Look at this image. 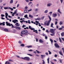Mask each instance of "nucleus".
I'll use <instances>...</instances> for the list:
<instances>
[{
	"label": "nucleus",
	"mask_w": 64,
	"mask_h": 64,
	"mask_svg": "<svg viewBox=\"0 0 64 64\" xmlns=\"http://www.w3.org/2000/svg\"><path fill=\"white\" fill-rule=\"evenodd\" d=\"M6 26H12V28H15L16 29L18 30H19L21 29V28H20V27L19 26H14L12 24H10V23H8L7 22H6Z\"/></svg>",
	"instance_id": "obj_1"
},
{
	"label": "nucleus",
	"mask_w": 64,
	"mask_h": 64,
	"mask_svg": "<svg viewBox=\"0 0 64 64\" xmlns=\"http://www.w3.org/2000/svg\"><path fill=\"white\" fill-rule=\"evenodd\" d=\"M48 17L50 20L48 21V20H46L44 22V25L45 26H48L50 25V22L51 21V20L52 19L50 16H48Z\"/></svg>",
	"instance_id": "obj_2"
},
{
	"label": "nucleus",
	"mask_w": 64,
	"mask_h": 64,
	"mask_svg": "<svg viewBox=\"0 0 64 64\" xmlns=\"http://www.w3.org/2000/svg\"><path fill=\"white\" fill-rule=\"evenodd\" d=\"M18 21L17 20H12V22H13V23H14L15 24L16 23V24H15V25H16V26H20V24H18V22H17Z\"/></svg>",
	"instance_id": "obj_3"
},
{
	"label": "nucleus",
	"mask_w": 64,
	"mask_h": 64,
	"mask_svg": "<svg viewBox=\"0 0 64 64\" xmlns=\"http://www.w3.org/2000/svg\"><path fill=\"white\" fill-rule=\"evenodd\" d=\"M28 30H22L21 32L22 34H23V35H28Z\"/></svg>",
	"instance_id": "obj_4"
},
{
	"label": "nucleus",
	"mask_w": 64,
	"mask_h": 64,
	"mask_svg": "<svg viewBox=\"0 0 64 64\" xmlns=\"http://www.w3.org/2000/svg\"><path fill=\"white\" fill-rule=\"evenodd\" d=\"M4 9H5V10H6L7 9H10V10H11L12 11H13V8L10 7H4Z\"/></svg>",
	"instance_id": "obj_5"
},
{
	"label": "nucleus",
	"mask_w": 64,
	"mask_h": 64,
	"mask_svg": "<svg viewBox=\"0 0 64 64\" xmlns=\"http://www.w3.org/2000/svg\"><path fill=\"white\" fill-rule=\"evenodd\" d=\"M50 33H55V32H54V29H50Z\"/></svg>",
	"instance_id": "obj_6"
},
{
	"label": "nucleus",
	"mask_w": 64,
	"mask_h": 64,
	"mask_svg": "<svg viewBox=\"0 0 64 64\" xmlns=\"http://www.w3.org/2000/svg\"><path fill=\"white\" fill-rule=\"evenodd\" d=\"M30 58L28 57H25V60H26V61H29L30 60Z\"/></svg>",
	"instance_id": "obj_7"
},
{
	"label": "nucleus",
	"mask_w": 64,
	"mask_h": 64,
	"mask_svg": "<svg viewBox=\"0 0 64 64\" xmlns=\"http://www.w3.org/2000/svg\"><path fill=\"white\" fill-rule=\"evenodd\" d=\"M54 46H56V48H57H57H60V46L57 44H55Z\"/></svg>",
	"instance_id": "obj_8"
},
{
	"label": "nucleus",
	"mask_w": 64,
	"mask_h": 64,
	"mask_svg": "<svg viewBox=\"0 0 64 64\" xmlns=\"http://www.w3.org/2000/svg\"><path fill=\"white\" fill-rule=\"evenodd\" d=\"M53 17H56L57 16V15L56 14H53L52 15Z\"/></svg>",
	"instance_id": "obj_9"
},
{
	"label": "nucleus",
	"mask_w": 64,
	"mask_h": 64,
	"mask_svg": "<svg viewBox=\"0 0 64 64\" xmlns=\"http://www.w3.org/2000/svg\"><path fill=\"white\" fill-rule=\"evenodd\" d=\"M29 28L31 29L32 30H35V28H31V26H29Z\"/></svg>",
	"instance_id": "obj_10"
},
{
	"label": "nucleus",
	"mask_w": 64,
	"mask_h": 64,
	"mask_svg": "<svg viewBox=\"0 0 64 64\" xmlns=\"http://www.w3.org/2000/svg\"><path fill=\"white\" fill-rule=\"evenodd\" d=\"M41 58H42V59H43L44 58V57H45V56H46L44 55H41Z\"/></svg>",
	"instance_id": "obj_11"
},
{
	"label": "nucleus",
	"mask_w": 64,
	"mask_h": 64,
	"mask_svg": "<svg viewBox=\"0 0 64 64\" xmlns=\"http://www.w3.org/2000/svg\"><path fill=\"white\" fill-rule=\"evenodd\" d=\"M51 5H52V4L50 3H48L47 5V7H50Z\"/></svg>",
	"instance_id": "obj_12"
},
{
	"label": "nucleus",
	"mask_w": 64,
	"mask_h": 64,
	"mask_svg": "<svg viewBox=\"0 0 64 64\" xmlns=\"http://www.w3.org/2000/svg\"><path fill=\"white\" fill-rule=\"evenodd\" d=\"M41 20V18H35V20Z\"/></svg>",
	"instance_id": "obj_13"
},
{
	"label": "nucleus",
	"mask_w": 64,
	"mask_h": 64,
	"mask_svg": "<svg viewBox=\"0 0 64 64\" xmlns=\"http://www.w3.org/2000/svg\"><path fill=\"white\" fill-rule=\"evenodd\" d=\"M59 53L61 55H62V56H63V54H62V51H60L59 52Z\"/></svg>",
	"instance_id": "obj_14"
},
{
	"label": "nucleus",
	"mask_w": 64,
	"mask_h": 64,
	"mask_svg": "<svg viewBox=\"0 0 64 64\" xmlns=\"http://www.w3.org/2000/svg\"><path fill=\"white\" fill-rule=\"evenodd\" d=\"M4 31H5V32H8V30L6 28H4Z\"/></svg>",
	"instance_id": "obj_15"
},
{
	"label": "nucleus",
	"mask_w": 64,
	"mask_h": 64,
	"mask_svg": "<svg viewBox=\"0 0 64 64\" xmlns=\"http://www.w3.org/2000/svg\"><path fill=\"white\" fill-rule=\"evenodd\" d=\"M59 24H60V25H62L63 24V22H62V21H60V23H59Z\"/></svg>",
	"instance_id": "obj_16"
},
{
	"label": "nucleus",
	"mask_w": 64,
	"mask_h": 64,
	"mask_svg": "<svg viewBox=\"0 0 64 64\" xmlns=\"http://www.w3.org/2000/svg\"><path fill=\"white\" fill-rule=\"evenodd\" d=\"M58 12H59V13H60V14H62V12H60V9H58Z\"/></svg>",
	"instance_id": "obj_17"
},
{
	"label": "nucleus",
	"mask_w": 64,
	"mask_h": 64,
	"mask_svg": "<svg viewBox=\"0 0 64 64\" xmlns=\"http://www.w3.org/2000/svg\"><path fill=\"white\" fill-rule=\"evenodd\" d=\"M53 25H54V24H53V23H52L50 24V27L52 28H54V27L53 26Z\"/></svg>",
	"instance_id": "obj_18"
},
{
	"label": "nucleus",
	"mask_w": 64,
	"mask_h": 64,
	"mask_svg": "<svg viewBox=\"0 0 64 64\" xmlns=\"http://www.w3.org/2000/svg\"><path fill=\"white\" fill-rule=\"evenodd\" d=\"M13 3V0H10V4H12Z\"/></svg>",
	"instance_id": "obj_19"
},
{
	"label": "nucleus",
	"mask_w": 64,
	"mask_h": 64,
	"mask_svg": "<svg viewBox=\"0 0 64 64\" xmlns=\"http://www.w3.org/2000/svg\"><path fill=\"white\" fill-rule=\"evenodd\" d=\"M39 42L41 43H44V42L42 40H39Z\"/></svg>",
	"instance_id": "obj_20"
},
{
	"label": "nucleus",
	"mask_w": 64,
	"mask_h": 64,
	"mask_svg": "<svg viewBox=\"0 0 64 64\" xmlns=\"http://www.w3.org/2000/svg\"><path fill=\"white\" fill-rule=\"evenodd\" d=\"M49 59L50 58H48L47 59V60L48 61V63H49Z\"/></svg>",
	"instance_id": "obj_21"
},
{
	"label": "nucleus",
	"mask_w": 64,
	"mask_h": 64,
	"mask_svg": "<svg viewBox=\"0 0 64 64\" xmlns=\"http://www.w3.org/2000/svg\"><path fill=\"white\" fill-rule=\"evenodd\" d=\"M17 12V10H16L14 11V12H13V14H16Z\"/></svg>",
	"instance_id": "obj_22"
},
{
	"label": "nucleus",
	"mask_w": 64,
	"mask_h": 64,
	"mask_svg": "<svg viewBox=\"0 0 64 64\" xmlns=\"http://www.w3.org/2000/svg\"><path fill=\"white\" fill-rule=\"evenodd\" d=\"M64 32H62L61 34V35L62 36H64Z\"/></svg>",
	"instance_id": "obj_23"
},
{
	"label": "nucleus",
	"mask_w": 64,
	"mask_h": 64,
	"mask_svg": "<svg viewBox=\"0 0 64 64\" xmlns=\"http://www.w3.org/2000/svg\"><path fill=\"white\" fill-rule=\"evenodd\" d=\"M20 46H22V47H24V46H25V45H24V44H20Z\"/></svg>",
	"instance_id": "obj_24"
},
{
	"label": "nucleus",
	"mask_w": 64,
	"mask_h": 64,
	"mask_svg": "<svg viewBox=\"0 0 64 64\" xmlns=\"http://www.w3.org/2000/svg\"><path fill=\"white\" fill-rule=\"evenodd\" d=\"M27 47L28 48H31L32 47V46H27Z\"/></svg>",
	"instance_id": "obj_25"
},
{
	"label": "nucleus",
	"mask_w": 64,
	"mask_h": 64,
	"mask_svg": "<svg viewBox=\"0 0 64 64\" xmlns=\"http://www.w3.org/2000/svg\"><path fill=\"white\" fill-rule=\"evenodd\" d=\"M28 23H29V24H31V22H30V20H28Z\"/></svg>",
	"instance_id": "obj_26"
},
{
	"label": "nucleus",
	"mask_w": 64,
	"mask_h": 64,
	"mask_svg": "<svg viewBox=\"0 0 64 64\" xmlns=\"http://www.w3.org/2000/svg\"><path fill=\"white\" fill-rule=\"evenodd\" d=\"M48 10H45L44 12V13H47V12H48Z\"/></svg>",
	"instance_id": "obj_27"
},
{
	"label": "nucleus",
	"mask_w": 64,
	"mask_h": 64,
	"mask_svg": "<svg viewBox=\"0 0 64 64\" xmlns=\"http://www.w3.org/2000/svg\"><path fill=\"white\" fill-rule=\"evenodd\" d=\"M27 17H28L27 14H26L24 16V18H27Z\"/></svg>",
	"instance_id": "obj_28"
},
{
	"label": "nucleus",
	"mask_w": 64,
	"mask_h": 64,
	"mask_svg": "<svg viewBox=\"0 0 64 64\" xmlns=\"http://www.w3.org/2000/svg\"><path fill=\"white\" fill-rule=\"evenodd\" d=\"M52 34H50V35H51V36H53V35H54L55 34V32H52Z\"/></svg>",
	"instance_id": "obj_29"
},
{
	"label": "nucleus",
	"mask_w": 64,
	"mask_h": 64,
	"mask_svg": "<svg viewBox=\"0 0 64 64\" xmlns=\"http://www.w3.org/2000/svg\"><path fill=\"white\" fill-rule=\"evenodd\" d=\"M29 17H31V18H33V16H32L31 14H29Z\"/></svg>",
	"instance_id": "obj_30"
},
{
	"label": "nucleus",
	"mask_w": 64,
	"mask_h": 64,
	"mask_svg": "<svg viewBox=\"0 0 64 64\" xmlns=\"http://www.w3.org/2000/svg\"><path fill=\"white\" fill-rule=\"evenodd\" d=\"M24 13H27V10H24Z\"/></svg>",
	"instance_id": "obj_31"
},
{
	"label": "nucleus",
	"mask_w": 64,
	"mask_h": 64,
	"mask_svg": "<svg viewBox=\"0 0 64 64\" xmlns=\"http://www.w3.org/2000/svg\"><path fill=\"white\" fill-rule=\"evenodd\" d=\"M1 16L2 17H5V15L3 14H1Z\"/></svg>",
	"instance_id": "obj_32"
},
{
	"label": "nucleus",
	"mask_w": 64,
	"mask_h": 64,
	"mask_svg": "<svg viewBox=\"0 0 64 64\" xmlns=\"http://www.w3.org/2000/svg\"><path fill=\"white\" fill-rule=\"evenodd\" d=\"M5 14L6 15V16H8V14L7 12H6Z\"/></svg>",
	"instance_id": "obj_33"
},
{
	"label": "nucleus",
	"mask_w": 64,
	"mask_h": 64,
	"mask_svg": "<svg viewBox=\"0 0 64 64\" xmlns=\"http://www.w3.org/2000/svg\"><path fill=\"white\" fill-rule=\"evenodd\" d=\"M48 52H49V54H51L52 53H51V52H50V50H48Z\"/></svg>",
	"instance_id": "obj_34"
},
{
	"label": "nucleus",
	"mask_w": 64,
	"mask_h": 64,
	"mask_svg": "<svg viewBox=\"0 0 64 64\" xmlns=\"http://www.w3.org/2000/svg\"><path fill=\"white\" fill-rule=\"evenodd\" d=\"M38 8H35V11L36 12H37V11H38Z\"/></svg>",
	"instance_id": "obj_35"
},
{
	"label": "nucleus",
	"mask_w": 64,
	"mask_h": 64,
	"mask_svg": "<svg viewBox=\"0 0 64 64\" xmlns=\"http://www.w3.org/2000/svg\"><path fill=\"white\" fill-rule=\"evenodd\" d=\"M44 17H45V16H42V17L41 18V19H42V20H43Z\"/></svg>",
	"instance_id": "obj_36"
},
{
	"label": "nucleus",
	"mask_w": 64,
	"mask_h": 64,
	"mask_svg": "<svg viewBox=\"0 0 64 64\" xmlns=\"http://www.w3.org/2000/svg\"><path fill=\"white\" fill-rule=\"evenodd\" d=\"M26 27V26L25 25L23 24L22 26V28H24V27Z\"/></svg>",
	"instance_id": "obj_37"
},
{
	"label": "nucleus",
	"mask_w": 64,
	"mask_h": 64,
	"mask_svg": "<svg viewBox=\"0 0 64 64\" xmlns=\"http://www.w3.org/2000/svg\"><path fill=\"white\" fill-rule=\"evenodd\" d=\"M32 10V9H31L30 10H28V12H30V11H31Z\"/></svg>",
	"instance_id": "obj_38"
},
{
	"label": "nucleus",
	"mask_w": 64,
	"mask_h": 64,
	"mask_svg": "<svg viewBox=\"0 0 64 64\" xmlns=\"http://www.w3.org/2000/svg\"><path fill=\"white\" fill-rule=\"evenodd\" d=\"M27 54V55H29V56H32V55L31 54Z\"/></svg>",
	"instance_id": "obj_39"
},
{
	"label": "nucleus",
	"mask_w": 64,
	"mask_h": 64,
	"mask_svg": "<svg viewBox=\"0 0 64 64\" xmlns=\"http://www.w3.org/2000/svg\"><path fill=\"white\" fill-rule=\"evenodd\" d=\"M58 30H62V28H58Z\"/></svg>",
	"instance_id": "obj_40"
},
{
	"label": "nucleus",
	"mask_w": 64,
	"mask_h": 64,
	"mask_svg": "<svg viewBox=\"0 0 64 64\" xmlns=\"http://www.w3.org/2000/svg\"><path fill=\"white\" fill-rule=\"evenodd\" d=\"M8 17H9V18H13V17L12 16H11L9 15L8 16Z\"/></svg>",
	"instance_id": "obj_41"
},
{
	"label": "nucleus",
	"mask_w": 64,
	"mask_h": 64,
	"mask_svg": "<svg viewBox=\"0 0 64 64\" xmlns=\"http://www.w3.org/2000/svg\"><path fill=\"white\" fill-rule=\"evenodd\" d=\"M42 36H46V35L45 34H43Z\"/></svg>",
	"instance_id": "obj_42"
},
{
	"label": "nucleus",
	"mask_w": 64,
	"mask_h": 64,
	"mask_svg": "<svg viewBox=\"0 0 64 64\" xmlns=\"http://www.w3.org/2000/svg\"><path fill=\"white\" fill-rule=\"evenodd\" d=\"M46 32L47 33H49V31H48V30H46Z\"/></svg>",
	"instance_id": "obj_43"
},
{
	"label": "nucleus",
	"mask_w": 64,
	"mask_h": 64,
	"mask_svg": "<svg viewBox=\"0 0 64 64\" xmlns=\"http://www.w3.org/2000/svg\"><path fill=\"white\" fill-rule=\"evenodd\" d=\"M52 12H49V14H50L51 15V14H52Z\"/></svg>",
	"instance_id": "obj_44"
},
{
	"label": "nucleus",
	"mask_w": 64,
	"mask_h": 64,
	"mask_svg": "<svg viewBox=\"0 0 64 64\" xmlns=\"http://www.w3.org/2000/svg\"><path fill=\"white\" fill-rule=\"evenodd\" d=\"M1 19H2V20H4L5 19V18H3L2 17H1Z\"/></svg>",
	"instance_id": "obj_45"
},
{
	"label": "nucleus",
	"mask_w": 64,
	"mask_h": 64,
	"mask_svg": "<svg viewBox=\"0 0 64 64\" xmlns=\"http://www.w3.org/2000/svg\"><path fill=\"white\" fill-rule=\"evenodd\" d=\"M58 23V22H57V21L55 22V25H57V24Z\"/></svg>",
	"instance_id": "obj_46"
},
{
	"label": "nucleus",
	"mask_w": 64,
	"mask_h": 64,
	"mask_svg": "<svg viewBox=\"0 0 64 64\" xmlns=\"http://www.w3.org/2000/svg\"><path fill=\"white\" fill-rule=\"evenodd\" d=\"M35 22L36 23H38V24H39V21H36Z\"/></svg>",
	"instance_id": "obj_47"
},
{
	"label": "nucleus",
	"mask_w": 64,
	"mask_h": 64,
	"mask_svg": "<svg viewBox=\"0 0 64 64\" xmlns=\"http://www.w3.org/2000/svg\"><path fill=\"white\" fill-rule=\"evenodd\" d=\"M32 2H30L29 3L28 5H30V4H32Z\"/></svg>",
	"instance_id": "obj_48"
},
{
	"label": "nucleus",
	"mask_w": 64,
	"mask_h": 64,
	"mask_svg": "<svg viewBox=\"0 0 64 64\" xmlns=\"http://www.w3.org/2000/svg\"><path fill=\"white\" fill-rule=\"evenodd\" d=\"M47 36H45V39H46V40L47 39Z\"/></svg>",
	"instance_id": "obj_49"
},
{
	"label": "nucleus",
	"mask_w": 64,
	"mask_h": 64,
	"mask_svg": "<svg viewBox=\"0 0 64 64\" xmlns=\"http://www.w3.org/2000/svg\"><path fill=\"white\" fill-rule=\"evenodd\" d=\"M59 60L60 61V63H62V60Z\"/></svg>",
	"instance_id": "obj_50"
},
{
	"label": "nucleus",
	"mask_w": 64,
	"mask_h": 64,
	"mask_svg": "<svg viewBox=\"0 0 64 64\" xmlns=\"http://www.w3.org/2000/svg\"><path fill=\"white\" fill-rule=\"evenodd\" d=\"M33 32H38V31H37V30H33Z\"/></svg>",
	"instance_id": "obj_51"
},
{
	"label": "nucleus",
	"mask_w": 64,
	"mask_h": 64,
	"mask_svg": "<svg viewBox=\"0 0 64 64\" xmlns=\"http://www.w3.org/2000/svg\"><path fill=\"white\" fill-rule=\"evenodd\" d=\"M46 55H48V53H47V52H46Z\"/></svg>",
	"instance_id": "obj_52"
},
{
	"label": "nucleus",
	"mask_w": 64,
	"mask_h": 64,
	"mask_svg": "<svg viewBox=\"0 0 64 64\" xmlns=\"http://www.w3.org/2000/svg\"><path fill=\"white\" fill-rule=\"evenodd\" d=\"M50 41L51 42L52 44V43H53V40H50Z\"/></svg>",
	"instance_id": "obj_53"
},
{
	"label": "nucleus",
	"mask_w": 64,
	"mask_h": 64,
	"mask_svg": "<svg viewBox=\"0 0 64 64\" xmlns=\"http://www.w3.org/2000/svg\"><path fill=\"white\" fill-rule=\"evenodd\" d=\"M27 8H28V7H27V6H26L25 7V9H27Z\"/></svg>",
	"instance_id": "obj_54"
},
{
	"label": "nucleus",
	"mask_w": 64,
	"mask_h": 64,
	"mask_svg": "<svg viewBox=\"0 0 64 64\" xmlns=\"http://www.w3.org/2000/svg\"><path fill=\"white\" fill-rule=\"evenodd\" d=\"M0 8H1V9H3V8H3V6H0Z\"/></svg>",
	"instance_id": "obj_55"
},
{
	"label": "nucleus",
	"mask_w": 64,
	"mask_h": 64,
	"mask_svg": "<svg viewBox=\"0 0 64 64\" xmlns=\"http://www.w3.org/2000/svg\"><path fill=\"white\" fill-rule=\"evenodd\" d=\"M54 57H57V55L55 54L54 55Z\"/></svg>",
	"instance_id": "obj_56"
},
{
	"label": "nucleus",
	"mask_w": 64,
	"mask_h": 64,
	"mask_svg": "<svg viewBox=\"0 0 64 64\" xmlns=\"http://www.w3.org/2000/svg\"><path fill=\"white\" fill-rule=\"evenodd\" d=\"M26 1V2H29V0H25Z\"/></svg>",
	"instance_id": "obj_57"
},
{
	"label": "nucleus",
	"mask_w": 64,
	"mask_h": 64,
	"mask_svg": "<svg viewBox=\"0 0 64 64\" xmlns=\"http://www.w3.org/2000/svg\"><path fill=\"white\" fill-rule=\"evenodd\" d=\"M19 4H17V7L18 8V7H19Z\"/></svg>",
	"instance_id": "obj_58"
},
{
	"label": "nucleus",
	"mask_w": 64,
	"mask_h": 64,
	"mask_svg": "<svg viewBox=\"0 0 64 64\" xmlns=\"http://www.w3.org/2000/svg\"><path fill=\"white\" fill-rule=\"evenodd\" d=\"M22 59H24V60H25V57L24 58H22Z\"/></svg>",
	"instance_id": "obj_59"
},
{
	"label": "nucleus",
	"mask_w": 64,
	"mask_h": 64,
	"mask_svg": "<svg viewBox=\"0 0 64 64\" xmlns=\"http://www.w3.org/2000/svg\"><path fill=\"white\" fill-rule=\"evenodd\" d=\"M38 24H39V25H38V26H41V25L40 24V23H38Z\"/></svg>",
	"instance_id": "obj_60"
},
{
	"label": "nucleus",
	"mask_w": 64,
	"mask_h": 64,
	"mask_svg": "<svg viewBox=\"0 0 64 64\" xmlns=\"http://www.w3.org/2000/svg\"><path fill=\"white\" fill-rule=\"evenodd\" d=\"M18 43H19L20 44H21V42L20 41L19 42H18Z\"/></svg>",
	"instance_id": "obj_61"
},
{
	"label": "nucleus",
	"mask_w": 64,
	"mask_h": 64,
	"mask_svg": "<svg viewBox=\"0 0 64 64\" xmlns=\"http://www.w3.org/2000/svg\"><path fill=\"white\" fill-rule=\"evenodd\" d=\"M60 1L61 2V3H62V2H63V0H60Z\"/></svg>",
	"instance_id": "obj_62"
},
{
	"label": "nucleus",
	"mask_w": 64,
	"mask_h": 64,
	"mask_svg": "<svg viewBox=\"0 0 64 64\" xmlns=\"http://www.w3.org/2000/svg\"><path fill=\"white\" fill-rule=\"evenodd\" d=\"M8 63V62L6 61V62L5 63V64H7Z\"/></svg>",
	"instance_id": "obj_63"
},
{
	"label": "nucleus",
	"mask_w": 64,
	"mask_h": 64,
	"mask_svg": "<svg viewBox=\"0 0 64 64\" xmlns=\"http://www.w3.org/2000/svg\"><path fill=\"white\" fill-rule=\"evenodd\" d=\"M7 64H11V63H10L9 62H8Z\"/></svg>",
	"instance_id": "obj_64"
}]
</instances>
